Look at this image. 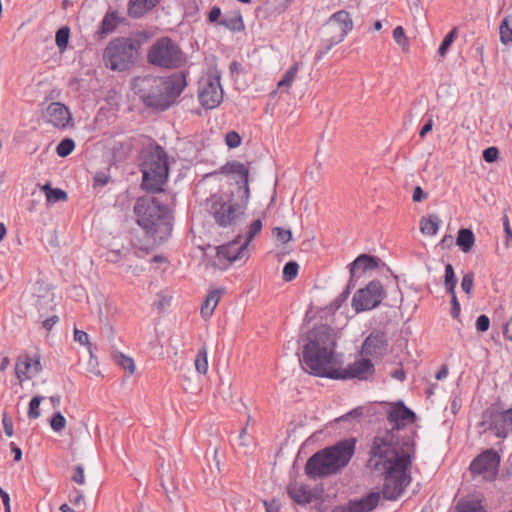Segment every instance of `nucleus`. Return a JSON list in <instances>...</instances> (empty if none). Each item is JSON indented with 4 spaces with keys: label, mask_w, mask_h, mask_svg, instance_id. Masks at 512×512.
Returning <instances> with one entry per match:
<instances>
[{
    "label": "nucleus",
    "mask_w": 512,
    "mask_h": 512,
    "mask_svg": "<svg viewBox=\"0 0 512 512\" xmlns=\"http://www.w3.org/2000/svg\"><path fill=\"white\" fill-rule=\"evenodd\" d=\"M411 456L397 441L391 431L374 437L366 467L372 473L384 475L383 497L398 499L409 485Z\"/></svg>",
    "instance_id": "nucleus-1"
},
{
    "label": "nucleus",
    "mask_w": 512,
    "mask_h": 512,
    "mask_svg": "<svg viewBox=\"0 0 512 512\" xmlns=\"http://www.w3.org/2000/svg\"><path fill=\"white\" fill-rule=\"evenodd\" d=\"M304 340L306 343L301 359L303 369L315 376L337 378L334 330L321 324L308 331Z\"/></svg>",
    "instance_id": "nucleus-2"
},
{
    "label": "nucleus",
    "mask_w": 512,
    "mask_h": 512,
    "mask_svg": "<svg viewBox=\"0 0 512 512\" xmlns=\"http://www.w3.org/2000/svg\"><path fill=\"white\" fill-rule=\"evenodd\" d=\"M186 85V74L177 72L169 77H138L133 82V89L146 106L166 110L175 103Z\"/></svg>",
    "instance_id": "nucleus-3"
},
{
    "label": "nucleus",
    "mask_w": 512,
    "mask_h": 512,
    "mask_svg": "<svg viewBox=\"0 0 512 512\" xmlns=\"http://www.w3.org/2000/svg\"><path fill=\"white\" fill-rule=\"evenodd\" d=\"M356 440H342L314 453L306 462L305 473L310 479H322L340 473L355 453Z\"/></svg>",
    "instance_id": "nucleus-4"
},
{
    "label": "nucleus",
    "mask_w": 512,
    "mask_h": 512,
    "mask_svg": "<svg viewBox=\"0 0 512 512\" xmlns=\"http://www.w3.org/2000/svg\"><path fill=\"white\" fill-rule=\"evenodd\" d=\"M137 223L154 241L166 240L172 231V217L166 205L154 197H141L134 206Z\"/></svg>",
    "instance_id": "nucleus-5"
},
{
    "label": "nucleus",
    "mask_w": 512,
    "mask_h": 512,
    "mask_svg": "<svg viewBox=\"0 0 512 512\" xmlns=\"http://www.w3.org/2000/svg\"><path fill=\"white\" fill-rule=\"evenodd\" d=\"M141 171L143 189L150 192L162 191V186L168 178L169 164L168 155L160 145H154L144 154Z\"/></svg>",
    "instance_id": "nucleus-6"
},
{
    "label": "nucleus",
    "mask_w": 512,
    "mask_h": 512,
    "mask_svg": "<svg viewBox=\"0 0 512 512\" xmlns=\"http://www.w3.org/2000/svg\"><path fill=\"white\" fill-rule=\"evenodd\" d=\"M240 200L235 201L229 194H213L206 199V210L213 217L215 223L222 227H233L245 215L248 200L239 195Z\"/></svg>",
    "instance_id": "nucleus-7"
},
{
    "label": "nucleus",
    "mask_w": 512,
    "mask_h": 512,
    "mask_svg": "<svg viewBox=\"0 0 512 512\" xmlns=\"http://www.w3.org/2000/svg\"><path fill=\"white\" fill-rule=\"evenodd\" d=\"M140 42L129 37L111 40L103 52L105 66L112 71L130 69L139 56Z\"/></svg>",
    "instance_id": "nucleus-8"
},
{
    "label": "nucleus",
    "mask_w": 512,
    "mask_h": 512,
    "mask_svg": "<svg viewBox=\"0 0 512 512\" xmlns=\"http://www.w3.org/2000/svg\"><path fill=\"white\" fill-rule=\"evenodd\" d=\"M353 26V20L347 11L333 13L322 26V48L316 53L315 61H320L334 46L343 42Z\"/></svg>",
    "instance_id": "nucleus-9"
},
{
    "label": "nucleus",
    "mask_w": 512,
    "mask_h": 512,
    "mask_svg": "<svg viewBox=\"0 0 512 512\" xmlns=\"http://www.w3.org/2000/svg\"><path fill=\"white\" fill-rule=\"evenodd\" d=\"M147 61L156 67L177 69L186 62V57L175 41L169 37H161L149 48Z\"/></svg>",
    "instance_id": "nucleus-10"
},
{
    "label": "nucleus",
    "mask_w": 512,
    "mask_h": 512,
    "mask_svg": "<svg viewBox=\"0 0 512 512\" xmlns=\"http://www.w3.org/2000/svg\"><path fill=\"white\" fill-rule=\"evenodd\" d=\"M386 295L379 280H372L366 287L357 290L352 298L351 306L356 313L371 310L379 306Z\"/></svg>",
    "instance_id": "nucleus-11"
},
{
    "label": "nucleus",
    "mask_w": 512,
    "mask_h": 512,
    "mask_svg": "<svg viewBox=\"0 0 512 512\" xmlns=\"http://www.w3.org/2000/svg\"><path fill=\"white\" fill-rule=\"evenodd\" d=\"M499 464V454L493 449H488L471 462L469 470L474 480L493 481L498 474Z\"/></svg>",
    "instance_id": "nucleus-12"
},
{
    "label": "nucleus",
    "mask_w": 512,
    "mask_h": 512,
    "mask_svg": "<svg viewBox=\"0 0 512 512\" xmlns=\"http://www.w3.org/2000/svg\"><path fill=\"white\" fill-rule=\"evenodd\" d=\"M198 98L206 109H214L223 101V89L220 83V75L208 76L200 83Z\"/></svg>",
    "instance_id": "nucleus-13"
},
{
    "label": "nucleus",
    "mask_w": 512,
    "mask_h": 512,
    "mask_svg": "<svg viewBox=\"0 0 512 512\" xmlns=\"http://www.w3.org/2000/svg\"><path fill=\"white\" fill-rule=\"evenodd\" d=\"M42 369L41 355L38 351L33 354L21 355L16 360L15 374L20 381L32 379V377L39 374Z\"/></svg>",
    "instance_id": "nucleus-14"
},
{
    "label": "nucleus",
    "mask_w": 512,
    "mask_h": 512,
    "mask_svg": "<svg viewBox=\"0 0 512 512\" xmlns=\"http://www.w3.org/2000/svg\"><path fill=\"white\" fill-rule=\"evenodd\" d=\"M222 174L235 175V182L238 185V194L242 195V198L249 200L250 190L248 185L249 170L246 166L238 161H232L226 163L221 167Z\"/></svg>",
    "instance_id": "nucleus-15"
},
{
    "label": "nucleus",
    "mask_w": 512,
    "mask_h": 512,
    "mask_svg": "<svg viewBox=\"0 0 512 512\" xmlns=\"http://www.w3.org/2000/svg\"><path fill=\"white\" fill-rule=\"evenodd\" d=\"M415 418V413L407 408L401 401L393 404L387 413V419L392 425V429L390 430L392 433H394V430H399L404 428L408 423L414 422ZM395 439L398 441L397 438Z\"/></svg>",
    "instance_id": "nucleus-16"
},
{
    "label": "nucleus",
    "mask_w": 512,
    "mask_h": 512,
    "mask_svg": "<svg viewBox=\"0 0 512 512\" xmlns=\"http://www.w3.org/2000/svg\"><path fill=\"white\" fill-rule=\"evenodd\" d=\"M374 365L369 359H360L350 364L346 369L339 371L337 369L336 379H351L367 380L374 373Z\"/></svg>",
    "instance_id": "nucleus-17"
},
{
    "label": "nucleus",
    "mask_w": 512,
    "mask_h": 512,
    "mask_svg": "<svg viewBox=\"0 0 512 512\" xmlns=\"http://www.w3.org/2000/svg\"><path fill=\"white\" fill-rule=\"evenodd\" d=\"M482 424H487L488 428L494 431L495 435L499 438H505L508 432L512 430V426L510 423H507L503 414L494 408L487 409L483 413Z\"/></svg>",
    "instance_id": "nucleus-18"
},
{
    "label": "nucleus",
    "mask_w": 512,
    "mask_h": 512,
    "mask_svg": "<svg viewBox=\"0 0 512 512\" xmlns=\"http://www.w3.org/2000/svg\"><path fill=\"white\" fill-rule=\"evenodd\" d=\"M380 500V493L370 492L359 500L350 501L345 507H338L333 512H371Z\"/></svg>",
    "instance_id": "nucleus-19"
},
{
    "label": "nucleus",
    "mask_w": 512,
    "mask_h": 512,
    "mask_svg": "<svg viewBox=\"0 0 512 512\" xmlns=\"http://www.w3.org/2000/svg\"><path fill=\"white\" fill-rule=\"evenodd\" d=\"M387 339L384 333H371L363 342L362 355L371 357H381L387 350Z\"/></svg>",
    "instance_id": "nucleus-20"
},
{
    "label": "nucleus",
    "mask_w": 512,
    "mask_h": 512,
    "mask_svg": "<svg viewBox=\"0 0 512 512\" xmlns=\"http://www.w3.org/2000/svg\"><path fill=\"white\" fill-rule=\"evenodd\" d=\"M45 117L55 127H65L70 120V113L64 104L52 102L46 109Z\"/></svg>",
    "instance_id": "nucleus-21"
},
{
    "label": "nucleus",
    "mask_w": 512,
    "mask_h": 512,
    "mask_svg": "<svg viewBox=\"0 0 512 512\" xmlns=\"http://www.w3.org/2000/svg\"><path fill=\"white\" fill-rule=\"evenodd\" d=\"M40 290H45L43 294H33L34 305L38 309V320L43 319L54 311V294L49 286H41Z\"/></svg>",
    "instance_id": "nucleus-22"
},
{
    "label": "nucleus",
    "mask_w": 512,
    "mask_h": 512,
    "mask_svg": "<svg viewBox=\"0 0 512 512\" xmlns=\"http://www.w3.org/2000/svg\"><path fill=\"white\" fill-rule=\"evenodd\" d=\"M381 260L372 255L361 254L351 264H349V272L352 278H358V272L365 273L367 271L375 270L379 267Z\"/></svg>",
    "instance_id": "nucleus-23"
},
{
    "label": "nucleus",
    "mask_w": 512,
    "mask_h": 512,
    "mask_svg": "<svg viewBox=\"0 0 512 512\" xmlns=\"http://www.w3.org/2000/svg\"><path fill=\"white\" fill-rule=\"evenodd\" d=\"M241 236L239 235L235 240L229 242L226 245L217 247V256L223 257L229 263H232L244 256L247 247H244V243L240 242Z\"/></svg>",
    "instance_id": "nucleus-24"
},
{
    "label": "nucleus",
    "mask_w": 512,
    "mask_h": 512,
    "mask_svg": "<svg viewBox=\"0 0 512 512\" xmlns=\"http://www.w3.org/2000/svg\"><path fill=\"white\" fill-rule=\"evenodd\" d=\"M161 0H129L127 5L128 16L139 19L155 8Z\"/></svg>",
    "instance_id": "nucleus-25"
},
{
    "label": "nucleus",
    "mask_w": 512,
    "mask_h": 512,
    "mask_svg": "<svg viewBox=\"0 0 512 512\" xmlns=\"http://www.w3.org/2000/svg\"><path fill=\"white\" fill-rule=\"evenodd\" d=\"M123 18H121L117 11L109 10L103 17L100 27L97 33L101 35H106L112 33L117 26L122 22Z\"/></svg>",
    "instance_id": "nucleus-26"
},
{
    "label": "nucleus",
    "mask_w": 512,
    "mask_h": 512,
    "mask_svg": "<svg viewBox=\"0 0 512 512\" xmlns=\"http://www.w3.org/2000/svg\"><path fill=\"white\" fill-rule=\"evenodd\" d=\"M222 289L212 290L207 296L201 306V315L204 319H208L212 316L222 294Z\"/></svg>",
    "instance_id": "nucleus-27"
},
{
    "label": "nucleus",
    "mask_w": 512,
    "mask_h": 512,
    "mask_svg": "<svg viewBox=\"0 0 512 512\" xmlns=\"http://www.w3.org/2000/svg\"><path fill=\"white\" fill-rule=\"evenodd\" d=\"M287 493L294 502L300 505L309 504L312 501L311 493L305 486L290 484L287 487Z\"/></svg>",
    "instance_id": "nucleus-28"
},
{
    "label": "nucleus",
    "mask_w": 512,
    "mask_h": 512,
    "mask_svg": "<svg viewBox=\"0 0 512 512\" xmlns=\"http://www.w3.org/2000/svg\"><path fill=\"white\" fill-rule=\"evenodd\" d=\"M440 219L436 214L423 216L419 222V228L422 234L432 236L435 235L439 229Z\"/></svg>",
    "instance_id": "nucleus-29"
},
{
    "label": "nucleus",
    "mask_w": 512,
    "mask_h": 512,
    "mask_svg": "<svg viewBox=\"0 0 512 512\" xmlns=\"http://www.w3.org/2000/svg\"><path fill=\"white\" fill-rule=\"evenodd\" d=\"M475 243V236L470 229L461 228L456 237V245L464 252L471 251Z\"/></svg>",
    "instance_id": "nucleus-30"
},
{
    "label": "nucleus",
    "mask_w": 512,
    "mask_h": 512,
    "mask_svg": "<svg viewBox=\"0 0 512 512\" xmlns=\"http://www.w3.org/2000/svg\"><path fill=\"white\" fill-rule=\"evenodd\" d=\"M219 24L226 27L231 31H242L244 29V23L240 13H235L234 15H225L220 21Z\"/></svg>",
    "instance_id": "nucleus-31"
},
{
    "label": "nucleus",
    "mask_w": 512,
    "mask_h": 512,
    "mask_svg": "<svg viewBox=\"0 0 512 512\" xmlns=\"http://www.w3.org/2000/svg\"><path fill=\"white\" fill-rule=\"evenodd\" d=\"M112 358L114 362L119 365L122 369L127 370L130 374L135 371V364L132 358L124 355L120 352H113Z\"/></svg>",
    "instance_id": "nucleus-32"
},
{
    "label": "nucleus",
    "mask_w": 512,
    "mask_h": 512,
    "mask_svg": "<svg viewBox=\"0 0 512 512\" xmlns=\"http://www.w3.org/2000/svg\"><path fill=\"white\" fill-rule=\"evenodd\" d=\"M457 512H486L478 500H463L456 506Z\"/></svg>",
    "instance_id": "nucleus-33"
},
{
    "label": "nucleus",
    "mask_w": 512,
    "mask_h": 512,
    "mask_svg": "<svg viewBox=\"0 0 512 512\" xmlns=\"http://www.w3.org/2000/svg\"><path fill=\"white\" fill-rule=\"evenodd\" d=\"M43 189L46 192L47 201L50 203L65 201L67 199V193L62 189L51 188L49 185H45Z\"/></svg>",
    "instance_id": "nucleus-34"
},
{
    "label": "nucleus",
    "mask_w": 512,
    "mask_h": 512,
    "mask_svg": "<svg viewBox=\"0 0 512 512\" xmlns=\"http://www.w3.org/2000/svg\"><path fill=\"white\" fill-rule=\"evenodd\" d=\"M195 368L198 373L205 374L208 370V360H207V348L206 346H202L195 358Z\"/></svg>",
    "instance_id": "nucleus-35"
},
{
    "label": "nucleus",
    "mask_w": 512,
    "mask_h": 512,
    "mask_svg": "<svg viewBox=\"0 0 512 512\" xmlns=\"http://www.w3.org/2000/svg\"><path fill=\"white\" fill-rule=\"evenodd\" d=\"M299 69V63H295L293 66H291L283 75L282 79L278 82V88H289L298 72Z\"/></svg>",
    "instance_id": "nucleus-36"
},
{
    "label": "nucleus",
    "mask_w": 512,
    "mask_h": 512,
    "mask_svg": "<svg viewBox=\"0 0 512 512\" xmlns=\"http://www.w3.org/2000/svg\"><path fill=\"white\" fill-rule=\"evenodd\" d=\"M509 16L505 17L499 26L500 40L503 44L512 43V28L509 26Z\"/></svg>",
    "instance_id": "nucleus-37"
},
{
    "label": "nucleus",
    "mask_w": 512,
    "mask_h": 512,
    "mask_svg": "<svg viewBox=\"0 0 512 512\" xmlns=\"http://www.w3.org/2000/svg\"><path fill=\"white\" fill-rule=\"evenodd\" d=\"M299 270V265L295 261H289L284 265L282 277L286 282H290L296 278Z\"/></svg>",
    "instance_id": "nucleus-38"
},
{
    "label": "nucleus",
    "mask_w": 512,
    "mask_h": 512,
    "mask_svg": "<svg viewBox=\"0 0 512 512\" xmlns=\"http://www.w3.org/2000/svg\"><path fill=\"white\" fill-rule=\"evenodd\" d=\"M393 38L395 40V42L401 46L402 50L403 51H408L409 50V40L408 38L406 37L405 35V31L403 29L402 26H397L394 30H393Z\"/></svg>",
    "instance_id": "nucleus-39"
},
{
    "label": "nucleus",
    "mask_w": 512,
    "mask_h": 512,
    "mask_svg": "<svg viewBox=\"0 0 512 512\" xmlns=\"http://www.w3.org/2000/svg\"><path fill=\"white\" fill-rule=\"evenodd\" d=\"M75 148V143L71 138H64L56 147V152L61 157L68 156Z\"/></svg>",
    "instance_id": "nucleus-40"
},
{
    "label": "nucleus",
    "mask_w": 512,
    "mask_h": 512,
    "mask_svg": "<svg viewBox=\"0 0 512 512\" xmlns=\"http://www.w3.org/2000/svg\"><path fill=\"white\" fill-rule=\"evenodd\" d=\"M70 37V29L67 26L61 27L56 32L55 41L60 50L67 47Z\"/></svg>",
    "instance_id": "nucleus-41"
},
{
    "label": "nucleus",
    "mask_w": 512,
    "mask_h": 512,
    "mask_svg": "<svg viewBox=\"0 0 512 512\" xmlns=\"http://www.w3.org/2000/svg\"><path fill=\"white\" fill-rule=\"evenodd\" d=\"M262 229V221L260 219L254 220L248 228L246 233L244 247H247L249 243L253 240V238L261 232Z\"/></svg>",
    "instance_id": "nucleus-42"
},
{
    "label": "nucleus",
    "mask_w": 512,
    "mask_h": 512,
    "mask_svg": "<svg viewBox=\"0 0 512 512\" xmlns=\"http://www.w3.org/2000/svg\"><path fill=\"white\" fill-rule=\"evenodd\" d=\"M457 35V29L456 28H453L446 36L445 38L443 39L439 49H438V53L440 54L441 57H444L447 53V51L449 50L450 46L452 45L455 37Z\"/></svg>",
    "instance_id": "nucleus-43"
},
{
    "label": "nucleus",
    "mask_w": 512,
    "mask_h": 512,
    "mask_svg": "<svg viewBox=\"0 0 512 512\" xmlns=\"http://www.w3.org/2000/svg\"><path fill=\"white\" fill-rule=\"evenodd\" d=\"M43 400L42 396H34L30 403H29V409H28V417L30 419H37L40 417V409L39 406Z\"/></svg>",
    "instance_id": "nucleus-44"
},
{
    "label": "nucleus",
    "mask_w": 512,
    "mask_h": 512,
    "mask_svg": "<svg viewBox=\"0 0 512 512\" xmlns=\"http://www.w3.org/2000/svg\"><path fill=\"white\" fill-rule=\"evenodd\" d=\"M66 419L61 412L57 411L50 420V426L55 432H60L65 428Z\"/></svg>",
    "instance_id": "nucleus-45"
},
{
    "label": "nucleus",
    "mask_w": 512,
    "mask_h": 512,
    "mask_svg": "<svg viewBox=\"0 0 512 512\" xmlns=\"http://www.w3.org/2000/svg\"><path fill=\"white\" fill-rule=\"evenodd\" d=\"M114 158L118 161L123 160L131 151V146L128 143H118L114 147Z\"/></svg>",
    "instance_id": "nucleus-46"
},
{
    "label": "nucleus",
    "mask_w": 512,
    "mask_h": 512,
    "mask_svg": "<svg viewBox=\"0 0 512 512\" xmlns=\"http://www.w3.org/2000/svg\"><path fill=\"white\" fill-rule=\"evenodd\" d=\"M272 234L280 241L282 244L288 243L292 239V232L289 229H283L280 227H274L272 230Z\"/></svg>",
    "instance_id": "nucleus-47"
},
{
    "label": "nucleus",
    "mask_w": 512,
    "mask_h": 512,
    "mask_svg": "<svg viewBox=\"0 0 512 512\" xmlns=\"http://www.w3.org/2000/svg\"><path fill=\"white\" fill-rule=\"evenodd\" d=\"M74 340L81 345H86L90 354L92 355V344L89 342L88 334L82 330H78L75 328L74 330Z\"/></svg>",
    "instance_id": "nucleus-48"
},
{
    "label": "nucleus",
    "mask_w": 512,
    "mask_h": 512,
    "mask_svg": "<svg viewBox=\"0 0 512 512\" xmlns=\"http://www.w3.org/2000/svg\"><path fill=\"white\" fill-rule=\"evenodd\" d=\"M474 286V274L472 272L466 273L462 277L461 288L462 290L470 295Z\"/></svg>",
    "instance_id": "nucleus-49"
},
{
    "label": "nucleus",
    "mask_w": 512,
    "mask_h": 512,
    "mask_svg": "<svg viewBox=\"0 0 512 512\" xmlns=\"http://www.w3.org/2000/svg\"><path fill=\"white\" fill-rule=\"evenodd\" d=\"M226 145L229 148H236L241 144V137L235 131H230L225 136Z\"/></svg>",
    "instance_id": "nucleus-50"
},
{
    "label": "nucleus",
    "mask_w": 512,
    "mask_h": 512,
    "mask_svg": "<svg viewBox=\"0 0 512 512\" xmlns=\"http://www.w3.org/2000/svg\"><path fill=\"white\" fill-rule=\"evenodd\" d=\"M482 157L487 163H493L499 157V150L494 146L488 147L483 151Z\"/></svg>",
    "instance_id": "nucleus-51"
},
{
    "label": "nucleus",
    "mask_w": 512,
    "mask_h": 512,
    "mask_svg": "<svg viewBox=\"0 0 512 512\" xmlns=\"http://www.w3.org/2000/svg\"><path fill=\"white\" fill-rule=\"evenodd\" d=\"M457 284V277L451 264L445 266L444 285Z\"/></svg>",
    "instance_id": "nucleus-52"
},
{
    "label": "nucleus",
    "mask_w": 512,
    "mask_h": 512,
    "mask_svg": "<svg viewBox=\"0 0 512 512\" xmlns=\"http://www.w3.org/2000/svg\"><path fill=\"white\" fill-rule=\"evenodd\" d=\"M503 227L505 233V245L510 247L512 245V229L510 227L509 219L507 215L503 217Z\"/></svg>",
    "instance_id": "nucleus-53"
},
{
    "label": "nucleus",
    "mask_w": 512,
    "mask_h": 512,
    "mask_svg": "<svg viewBox=\"0 0 512 512\" xmlns=\"http://www.w3.org/2000/svg\"><path fill=\"white\" fill-rule=\"evenodd\" d=\"M490 327V319L487 315H480L476 320V329L479 332H486Z\"/></svg>",
    "instance_id": "nucleus-54"
},
{
    "label": "nucleus",
    "mask_w": 512,
    "mask_h": 512,
    "mask_svg": "<svg viewBox=\"0 0 512 512\" xmlns=\"http://www.w3.org/2000/svg\"><path fill=\"white\" fill-rule=\"evenodd\" d=\"M40 321H42V327L47 331H50L52 327L59 321V318L57 315L50 313Z\"/></svg>",
    "instance_id": "nucleus-55"
},
{
    "label": "nucleus",
    "mask_w": 512,
    "mask_h": 512,
    "mask_svg": "<svg viewBox=\"0 0 512 512\" xmlns=\"http://www.w3.org/2000/svg\"><path fill=\"white\" fill-rule=\"evenodd\" d=\"M72 480L79 485H83L85 483L84 468L82 465H77L75 467Z\"/></svg>",
    "instance_id": "nucleus-56"
},
{
    "label": "nucleus",
    "mask_w": 512,
    "mask_h": 512,
    "mask_svg": "<svg viewBox=\"0 0 512 512\" xmlns=\"http://www.w3.org/2000/svg\"><path fill=\"white\" fill-rule=\"evenodd\" d=\"M109 180V175L104 172H97L94 176V187H103L109 182Z\"/></svg>",
    "instance_id": "nucleus-57"
},
{
    "label": "nucleus",
    "mask_w": 512,
    "mask_h": 512,
    "mask_svg": "<svg viewBox=\"0 0 512 512\" xmlns=\"http://www.w3.org/2000/svg\"><path fill=\"white\" fill-rule=\"evenodd\" d=\"M263 504L265 506L266 512H279L280 510V502L277 499L272 500H264Z\"/></svg>",
    "instance_id": "nucleus-58"
},
{
    "label": "nucleus",
    "mask_w": 512,
    "mask_h": 512,
    "mask_svg": "<svg viewBox=\"0 0 512 512\" xmlns=\"http://www.w3.org/2000/svg\"><path fill=\"white\" fill-rule=\"evenodd\" d=\"M460 304H459V301L456 297V295H453V297L451 298V316L454 318V319H457L460 315Z\"/></svg>",
    "instance_id": "nucleus-59"
},
{
    "label": "nucleus",
    "mask_w": 512,
    "mask_h": 512,
    "mask_svg": "<svg viewBox=\"0 0 512 512\" xmlns=\"http://www.w3.org/2000/svg\"><path fill=\"white\" fill-rule=\"evenodd\" d=\"M413 201L420 202L427 198V193L422 190L420 186H416L413 191Z\"/></svg>",
    "instance_id": "nucleus-60"
},
{
    "label": "nucleus",
    "mask_w": 512,
    "mask_h": 512,
    "mask_svg": "<svg viewBox=\"0 0 512 512\" xmlns=\"http://www.w3.org/2000/svg\"><path fill=\"white\" fill-rule=\"evenodd\" d=\"M0 497L4 504L5 512H11L10 497H9L8 493L5 492L1 487H0Z\"/></svg>",
    "instance_id": "nucleus-61"
},
{
    "label": "nucleus",
    "mask_w": 512,
    "mask_h": 512,
    "mask_svg": "<svg viewBox=\"0 0 512 512\" xmlns=\"http://www.w3.org/2000/svg\"><path fill=\"white\" fill-rule=\"evenodd\" d=\"M503 335L507 340L512 341V317L504 325Z\"/></svg>",
    "instance_id": "nucleus-62"
},
{
    "label": "nucleus",
    "mask_w": 512,
    "mask_h": 512,
    "mask_svg": "<svg viewBox=\"0 0 512 512\" xmlns=\"http://www.w3.org/2000/svg\"><path fill=\"white\" fill-rule=\"evenodd\" d=\"M220 16H221V9L217 6H214V7H212V9L210 10V12L208 14V20L210 22H215L219 19Z\"/></svg>",
    "instance_id": "nucleus-63"
},
{
    "label": "nucleus",
    "mask_w": 512,
    "mask_h": 512,
    "mask_svg": "<svg viewBox=\"0 0 512 512\" xmlns=\"http://www.w3.org/2000/svg\"><path fill=\"white\" fill-rule=\"evenodd\" d=\"M4 431L7 436L11 437L13 435V424L11 420L7 419L6 416L3 417L2 420Z\"/></svg>",
    "instance_id": "nucleus-64"
}]
</instances>
